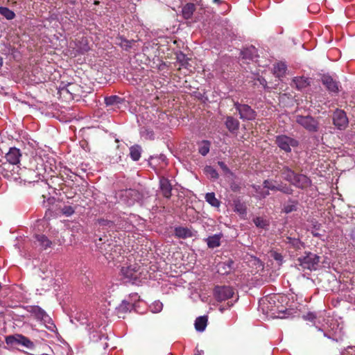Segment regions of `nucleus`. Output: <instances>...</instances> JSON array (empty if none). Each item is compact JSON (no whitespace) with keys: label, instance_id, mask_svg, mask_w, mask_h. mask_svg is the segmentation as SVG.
<instances>
[{"label":"nucleus","instance_id":"f257e3e1","mask_svg":"<svg viewBox=\"0 0 355 355\" xmlns=\"http://www.w3.org/2000/svg\"><path fill=\"white\" fill-rule=\"evenodd\" d=\"M302 318L311 322L323 336L335 341H340L344 336L343 324L331 317L326 316V311L308 312Z\"/></svg>","mask_w":355,"mask_h":355},{"label":"nucleus","instance_id":"f03ea898","mask_svg":"<svg viewBox=\"0 0 355 355\" xmlns=\"http://www.w3.org/2000/svg\"><path fill=\"white\" fill-rule=\"evenodd\" d=\"M29 178L28 182H37L44 178L46 168L40 156L33 157L30 161V168L27 171Z\"/></svg>","mask_w":355,"mask_h":355},{"label":"nucleus","instance_id":"7ed1b4c3","mask_svg":"<svg viewBox=\"0 0 355 355\" xmlns=\"http://www.w3.org/2000/svg\"><path fill=\"white\" fill-rule=\"evenodd\" d=\"M96 245L100 252L103 254L108 260L116 259L121 250V247L120 245L113 244L108 240L105 242V239L101 237L96 241Z\"/></svg>","mask_w":355,"mask_h":355},{"label":"nucleus","instance_id":"20e7f679","mask_svg":"<svg viewBox=\"0 0 355 355\" xmlns=\"http://www.w3.org/2000/svg\"><path fill=\"white\" fill-rule=\"evenodd\" d=\"M297 261L303 270H316L319 268L320 257L312 252H305L297 259Z\"/></svg>","mask_w":355,"mask_h":355},{"label":"nucleus","instance_id":"39448f33","mask_svg":"<svg viewBox=\"0 0 355 355\" xmlns=\"http://www.w3.org/2000/svg\"><path fill=\"white\" fill-rule=\"evenodd\" d=\"M37 320L41 321L50 330H53L55 325L53 323L52 319L46 313V312L39 306H33L28 310Z\"/></svg>","mask_w":355,"mask_h":355},{"label":"nucleus","instance_id":"423d86ee","mask_svg":"<svg viewBox=\"0 0 355 355\" xmlns=\"http://www.w3.org/2000/svg\"><path fill=\"white\" fill-rule=\"evenodd\" d=\"M6 342L8 345H19L32 350L35 348V344L28 338L22 334H15L7 336Z\"/></svg>","mask_w":355,"mask_h":355},{"label":"nucleus","instance_id":"0eeeda50","mask_svg":"<svg viewBox=\"0 0 355 355\" xmlns=\"http://www.w3.org/2000/svg\"><path fill=\"white\" fill-rule=\"evenodd\" d=\"M234 289L230 286H216L214 290L215 299L218 302L228 300L234 297Z\"/></svg>","mask_w":355,"mask_h":355},{"label":"nucleus","instance_id":"6e6552de","mask_svg":"<svg viewBox=\"0 0 355 355\" xmlns=\"http://www.w3.org/2000/svg\"><path fill=\"white\" fill-rule=\"evenodd\" d=\"M296 122L309 132H315L318 130V121L311 116L297 115Z\"/></svg>","mask_w":355,"mask_h":355},{"label":"nucleus","instance_id":"1a4fd4ad","mask_svg":"<svg viewBox=\"0 0 355 355\" xmlns=\"http://www.w3.org/2000/svg\"><path fill=\"white\" fill-rule=\"evenodd\" d=\"M275 142L277 146L286 153H290L292 148L296 147L299 144L297 140L284 135L277 136Z\"/></svg>","mask_w":355,"mask_h":355},{"label":"nucleus","instance_id":"9d476101","mask_svg":"<svg viewBox=\"0 0 355 355\" xmlns=\"http://www.w3.org/2000/svg\"><path fill=\"white\" fill-rule=\"evenodd\" d=\"M234 106L239 114L240 119L243 121H252L255 119L256 112L246 104H241L239 102H234Z\"/></svg>","mask_w":355,"mask_h":355},{"label":"nucleus","instance_id":"9b49d317","mask_svg":"<svg viewBox=\"0 0 355 355\" xmlns=\"http://www.w3.org/2000/svg\"><path fill=\"white\" fill-rule=\"evenodd\" d=\"M122 275L132 284H137L139 281L141 272L137 266L123 267L121 270Z\"/></svg>","mask_w":355,"mask_h":355},{"label":"nucleus","instance_id":"f8f14e48","mask_svg":"<svg viewBox=\"0 0 355 355\" xmlns=\"http://www.w3.org/2000/svg\"><path fill=\"white\" fill-rule=\"evenodd\" d=\"M333 123L338 130L345 129L349 123L346 113L343 110H336L333 115Z\"/></svg>","mask_w":355,"mask_h":355},{"label":"nucleus","instance_id":"ddd939ff","mask_svg":"<svg viewBox=\"0 0 355 355\" xmlns=\"http://www.w3.org/2000/svg\"><path fill=\"white\" fill-rule=\"evenodd\" d=\"M21 154L20 150L15 147L10 148L8 153H6L4 159L6 161L17 166L20 162Z\"/></svg>","mask_w":355,"mask_h":355},{"label":"nucleus","instance_id":"4468645a","mask_svg":"<svg viewBox=\"0 0 355 355\" xmlns=\"http://www.w3.org/2000/svg\"><path fill=\"white\" fill-rule=\"evenodd\" d=\"M175 236L179 239H187L195 236L196 232L192 229L185 227H176L174 230Z\"/></svg>","mask_w":355,"mask_h":355},{"label":"nucleus","instance_id":"2eb2a0df","mask_svg":"<svg viewBox=\"0 0 355 355\" xmlns=\"http://www.w3.org/2000/svg\"><path fill=\"white\" fill-rule=\"evenodd\" d=\"M298 188L304 189L309 187L311 184L309 178L302 174H296L292 183Z\"/></svg>","mask_w":355,"mask_h":355},{"label":"nucleus","instance_id":"dca6fc26","mask_svg":"<svg viewBox=\"0 0 355 355\" xmlns=\"http://www.w3.org/2000/svg\"><path fill=\"white\" fill-rule=\"evenodd\" d=\"M159 189L165 198H169L171 197L172 186L170 183V181L167 178L164 177L160 178Z\"/></svg>","mask_w":355,"mask_h":355},{"label":"nucleus","instance_id":"f3484780","mask_svg":"<svg viewBox=\"0 0 355 355\" xmlns=\"http://www.w3.org/2000/svg\"><path fill=\"white\" fill-rule=\"evenodd\" d=\"M322 83L325 85L327 89L334 93H337L339 90V86L336 81L334 80L331 76H324L322 77Z\"/></svg>","mask_w":355,"mask_h":355},{"label":"nucleus","instance_id":"a211bd4d","mask_svg":"<svg viewBox=\"0 0 355 355\" xmlns=\"http://www.w3.org/2000/svg\"><path fill=\"white\" fill-rule=\"evenodd\" d=\"M225 124L230 132L235 133L239 130L240 123L237 119L230 116L226 118Z\"/></svg>","mask_w":355,"mask_h":355},{"label":"nucleus","instance_id":"6ab92c4d","mask_svg":"<svg viewBox=\"0 0 355 355\" xmlns=\"http://www.w3.org/2000/svg\"><path fill=\"white\" fill-rule=\"evenodd\" d=\"M134 309V304L127 300H123L119 306L116 308V311L119 315L130 312Z\"/></svg>","mask_w":355,"mask_h":355},{"label":"nucleus","instance_id":"aec40b11","mask_svg":"<svg viewBox=\"0 0 355 355\" xmlns=\"http://www.w3.org/2000/svg\"><path fill=\"white\" fill-rule=\"evenodd\" d=\"M221 234H214L207 237L205 241L209 248H215L220 245Z\"/></svg>","mask_w":355,"mask_h":355},{"label":"nucleus","instance_id":"412c9836","mask_svg":"<svg viewBox=\"0 0 355 355\" xmlns=\"http://www.w3.org/2000/svg\"><path fill=\"white\" fill-rule=\"evenodd\" d=\"M207 324V317L205 315L200 316L195 320V328L197 331L202 332L205 331Z\"/></svg>","mask_w":355,"mask_h":355},{"label":"nucleus","instance_id":"4be33fe9","mask_svg":"<svg viewBox=\"0 0 355 355\" xmlns=\"http://www.w3.org/2000/svg\"><path fill=\"white\" fill-rule=\"evenodd\" d=\"M134 42V40H128L122 36H119L116 38V44L120 46L125 51H128Z\"/></svg>","mask_w":355,"mask_h":355},{"label":"nucleus","instance_id":"5701e85b","mask_svg":"<svg viewBox=\"0 0 355 355\" xmlns=\"http://www.w3.org/2000/svg\"><path fill=\"white\" fill-rule=\"evenodd\" d=\"M194 11H195V5L192 3H187L182 8V16L184 19H189L191 18Z\"/></svg>","mask_w":355,"mask_h":355},{"label":"nucleus","instance_id":"b1692460","mask_svg":"<svg viewBox=\"0 0 355 355\" xmlns=\"http://www.w3.org/2000/svg\"><path fill=\"white\" fill-rule=\"evenodd\" d=\"M141 147L139 145H134L130 148V155L133 161H138L141 157Z\"/></svg>","mask_w":355,"mask_h":355},{"label":"nucleus","instance_id":"393cba45","mask_svg":"<svg viewBox=\"0 0 355 355\" xmlns=\"http://www.w3.org/2000/svg\"><path fill=\"white\" fill-rule=\"evenodd\" d=\"M295 175L296 174L295 173V172L291 168H289L288 166L283 167V169L282 171V175L286 180L292 183Z\"/></svg>","mask_w":355,"mask_h":355},{"label":"nucleus","instance_id":"a878e982","mask_svg":"<svg viewBox=\"0 0 355 355\" xmlns=\"http://www.w3.org/2000/svg\"><path fill=\"white\" fill-rule=\"evenodd\" d=\"M211 143L207 140H203L198 144L199 153L202 156H205L208 154L210 149Z\"/></svg>","mask_w":355,"mask_h":355},{"label":"nucleus","instance_id":"bb28decb","mask_svg":"<svg viewBox=\"0 0 355 355\" xmlns=\"http://www.w3.org/2000/svg\"><path fill=\"white\" fill-rule=\"evenodd\" d=\"M233 265L232 261H228L227 262L221 263L218 265V272L225 275L230 272Z\"/></svg>","mask_w":355,"mask_h":355},{"label":"nucleus","instance_id":"cd10ccee","mask_svg":"<svg viewBox=\"0 0 355 355\" xmlns=\"http://www.w3.org/2000/svg\"><path fill=\"white\" fill-rule=\"evenodd\" d=\"M253 223L257 227L263 230H267L270 224L268 220L259 216L254 218Z\"/></svg>","mask_w":355,"mask_h":355},{"label":"nucleus","instance_id":"c85d7f7f","mask_svg":"<svg viewBox=\"0 0 355 355\" xmlns=\"http://www.w3.org/2000/svg\"><path fill=\"white\" fill-rule=\"evenodd\" d=\"M35 239L39 245L44 249L50 247L51 244V241L44 235L36 234Z\"/></svg>","mask_w":355,"mask_h":355},{"label":"nucleus","instance_id":"c756f323","mask_svg":"<svg viewBox=\"0 0 355 355\" xmlns=\"http://www.w3.org/2000/svg\"><path fill=\"white\" fill-rule=\"evenodd\" d=\"M234 211L237 212L239 215L242 216H245L247 214V208L246 206L241 202L240 200H235L234 202Z\"/></svg>","mask_w":355,"mask_h":355},{"label":"nucleus","instance_id":"7c9ffc66","mask_svg":"<svg viewBox=\"0 0 355 355\" xmlns=\"http://www.w3.org/2000/svg\"><path fill=\"white\" fill-rule=\"evenodd\" d=\"M205 200L212 207H218L220 206V201L216 198L215 193L213 192L206 193Z\"/></svg>","mask_w":355,"mask_h":355},{"label":"nucleus","instance_id":"2f4dec72","mask_svg":"<svg viewBox=\"0 0 355 355\" xmlns=\"http://www.w3.org/2000/svg\"><path fill=\"white\" fill-rule=\"evenodd\" d=\"M286 70V66L284 63L280 62L275 65L273 71L277 77H282L284 75Z\"/></svg>","mask_w":355,"mask_h":355},{"label":"nucleus","instance_id":"473e14b6","mask_svg":"<svg viewBox=\"0 0 355 355\" xmlns=\"http://www.w3.org/2000/svg\"><path fill=\"white\" fill-rule=\"evenodd\" d=\"M293 81L298 89H302L309 85L308 79L304 77H295Z\"/></svg>","mask_w":355,"mask_h":355},{"label":"nucleus","instance_id":"72a5a7b5","mask_svg":"<svg viewBox=\"0 0 355 355\" xmlns=\"http://www.w3.org/2000/svg\"><path fill=\"white\" fill-rule=\"evenodd\" d=\"M0 14L8 20L13 19L15 17V14L12 10L3 6L0 7Z\"/></svg>","mask_w":355,"mask_h":355},{"label":"nucleus","instance_id":"f704fd0d","mask_svg":"<svg viewBox=\"0 0 355 355\" xmlns=\"http://www.w3.org/2000/svg\"><path fill=\"white\" fill-rule=\"evenodd\" d=\"M80 46H78L77 51L80 53H85L89 50V46L87 43V40L85 38H82V40L79 42Z\"/></svg>","mask_w":355,"mask_h":355},{"label":"nucleus","instance_id":"c9c22d12","mask_svg":"<svg viewBox=\"0 0 355 355\" xmlns=\"http://www.w3.org/2000/svg\"><path fill=\"white\" fill-rule=\"evenodd\" d=\"M121 102V98L117 96H110L105 98L106 105H114Z\"/></svg>","mask_w":355,"mask_h":355},{"label":"nucleus","instance_id":"e433bc0d","mask_svg":"<svg viewBox=\"0 0 355 355\" xmlns=\"http://www.w3.org/2000/svg\"><path fill=\"white\" fill-rule=\"evenodd\" d=\"M76 207H73L71 205H64L61 209V212L63 215L67 217L72 216L75 212Z\"/></svg>","mask_w":355,"mask_h":355},{"label":"nucleus","instance_id":"4c0bfd02","mask_svg":"<svg viewBox=\"0 0 355 355\" xmlns=\"http://www.w3.org/2000/svg\"><path fill=\"white\" fill-rule=\"evenodd\" d=\"M150 309L154 313H159L163 309V304L160 301H155L150 305Z\"/></svg>","mask_w":355,"mask_h":355},{"label":"nucleus","instance_id":"58836bf2","mask_svg":"<svg viewBox=\"0 0 355 355\" xmlns=\"http://www.w3.org/2000/svg\"><path fill=\"white\" fill-rule=\"evenodd\" d=\"M90 339L94 342L101 340L103 338H107L103 334L97 331H92L89 334Z\"/></svg>","mask_w":355,"mask_h":355},{"label":"nucleus","instance_id":"ea45409f","mask_svg":"<svg viewBox=\"0 0 355 355\" xmlns=\"http://www.w3.org/2000/svg\"><path fill=\"white\" fill-rule=\"evenodd\" d=\"M256 52V49L254 47H250L249 49H246L241 52L243 58H249L252 59L253 58L254 54Z\"/></svg>","mask_w":355,"mask_h":355},{"label":"nucleus","instance_id":"a19ab883","mask_svg":"<svg viewBox=\"0 0 355 355\" xmlns=\"http://www.w3.org/2000/svg\"><path fill=\"white\" fill-rule=\"evenodd\" d=\"M205 171L207 175H209L210 178L213 179H217L218 178V174L216 169H214L212 166H207L205 168Z\"/></svg>","mask_w":355,"mask_h":355},{"label":"nucleus","instance_id":"79ce46f5","mask_svg":"<svg viewBox=\"0 0 355 355\" xmlns=\"http://www.w3.org/2000/svg\"><path fill=\"white\" fill-rule=\"evenodd\" d=\"M263 187L266 189L275 191V190H282V189L279 187H277L274 185V184L272 182V181L269 180H266L263 182Z\"/></svg>","mask_w":355,"mask_h":355},{"label":"nucleus","instance_id":"37998d69","mask_svg":"<svg viewBox=\"0 0 355 355\" xmlns=\"http://www.w3.org/2000/svg\"><path fill=\"white\" fill-rule=\"evenodd\" d=\"M253 188L255 189V191H256V193L257 194V197L259 198H265V197H266L267 196L269 195L268 191H263L260 186H255V185H254Z\"/></svg>","mask_w":355,"mask_h":355},{"label":"nucleus","instance_id":"c03bdc74","mask_svg":"<svg viewBox=\"0 0 355 355\" xmlns=\"http://www.w3.org/2000/svg\"><path fill=\"white\" fill-rule=\"evenodd\" d=\"M141 137H144L146 139H154V132L151 130L145 129L141 132Z\"/></svg>","mask_w":355,"mask_h":355},{"label":"nucleus","instance_id":"a18cd8bd","mask_svg":"<svg viewBox=\"0 0 355 355\" xmlns=\"http://www.w3.org/2000/svg\"><path fill=\"white\" fill-rule=\"evenodd\" d=\"M272 257H273V259L275 261H277L279 265L282 264L284 259H283V256L281 254H279L278 252H274L272 253Z\"/></svg>","mask_w":355,"mask_h":355},{"label":"nucleus","instance_id":"49530a36","mask_svg":"<svg viewBox=\"0 0 355 355\" xmlns=\"http://www.w3.org/2000/svg\"><path fill=\"white\" fill-rule=\"evenodd\" d=\"M75 87H78V86L76 85L69 83L67 85V87L64 89V90L69 93L71 95H73V92H75ZM62 90H64V89Z\"/></svg>","mask_w":355,"mask_h":355},{"label":"nucleus","instance_id":"de8ad7c7","mask_svg":"<svg viewBox=\"0 0 355 355\" xmlns=\"http://www.w3.org/2000/svg\"><path fill=\"white\" fill-rule=\"evenodd\" d=\"M124 195L125 196H135V197H136V196H137L138 193L135 190L130 189V190L125 191H124Z\"/></svg>","mask_w":355,"mask_h":355},{"label":"nucleus","instance_id":"09e8293b","mask_svg":"<svg viewBox=\"0 0 355 355\" xmlns=\"http://www.w3.org/2000/svg\"><path fill=\"white\" fill-rule=\"evenodd\" d=\"M218 166L220 167V168L225 172V173H230V169L227 166V165L223 162H218Z\"/></svg>","mask_w":355,"mask_h":355},{"label":"nucleus","instance_id":"8fccbe9b","mask_svg":"<svg viewBox=\"0 0 355 355\" xmlns=\"http://www.w3.org/2000/svg\"><path fill=\"white\" fill-rule=\"evenodd\" d=\"M295 209V206L293 205H288L284 207V211L287 214L292 212Z\"/></svg>","mask_w":355,"mask_h":355},{"label":"nucleus","instance_id":"3c124183","mask_svg":"<svg viewBox=\"0 0 355 355\" xmlns=\"http://www.w3.org/2000/svg\"><path fill=\"white\" fill-rule=\"evenodd\" d=\"M98 224L101 226L108 225L109 227H110V225L112 224V223L111 221L104 220V219H100L98 220Z\"/></svg>","mask_w":355,"mask_h":355},{"label":"nucleus","instance_id":"603ef678","mask_svg":"<svg viewBox=\"0 0 355 355\" xmlns=\"http://www.w3.org/2000/svg\"><path fill=\"white\" fill-rule=\"evenodd\" d=\"M233 304H233L232 302H231V303H230V302H227V307H225V306H220L219 307V310H220V312H223V311H224L225 310H226L227 309L230 308L231 306H233Z\"/></svg>","mask_w":355,"mask_h":355},{"label":"nucleus","instance_id":"864d4df0","mask_svg":"<svg viewBox=\"0 0 355 355\" xmlns=\"http://www.w3.org/2000/svg\"><path fill=\"white\" fill-rule=\"evenodd\" d=\"M281 189H282V191H283L284 193H291V189L288 188V187H282L281 186H279Z\"/></svg>","mask_w":355,"mask_h":355},{"label":"nucleus","instance_id":"5fc2aeb1","mask_svg":"<svg viewBox=\"0 0 355 355\" xmlns=\"http://www.w3.org/2000/svg\"><path fill=\"white\" fill-rule=\"evenodd\" d=\"M312 234L313 235V236H315V237H320V234H319L318 232H315V231H312L311 232Z\"/></svg>","mask_w":355,"mask_h":355},{"label":"nucleus","instance_id":"6e6d98bb","mask_svg":"<svg viewBox=\"0 0 355 355\" xmlns=\"http://www.w3.org/2000/svg\"><path fill=\"white\" fill-rule=\"evenodd\" d=\"M128 203L129 205H132V204L133 203V201H130V202L128 201Z\"/></svg>","mask_w":355,"mask_h":355},{"label":"nucleus","instance_id":"4d7b16f0","mask_svg":"<svg viewBox=\"0 0 355 355\" xmlns=\"http://www.w3.org/2000/svg\"><path fill=\"white\" fill-rule=\"evenodd\" d=\"M214 1L215 3H219V2H220V1H219V0H214Z\"/></svg>","mask_w":355,"mask_h":355}]
</instances>
